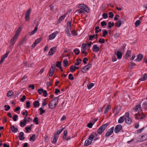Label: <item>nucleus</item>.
I'll list each match as a JSON object with an SVG mask.
<instances>
[{"label": "nucleus", "mask_w": 147, "mask_h": 147, "mask_svg": "<svg viewBox=\"0 0 147 147\" xmlns=\"http://www.w3.org/2000/svg\"><path fill=\"white\" fill-rule=\"evenodd\" d=\"M142 107L145 109V110H147V103L144 102L142 105Z\"/></svg>", "instance_id": "obj_41"}, {"label": "nucleus", "mask_w": 147, "mask_h": 147, "mask_svg": "<svg viewBox=\"0 0 147 147\" xmlns=\"http://www.w3.org/2000/svg\"><path fill=\"white\" fill-rule=\"evenodd\" d=\"M94 86V84L93 83H90V84L87 85V87L88 89H90L91 88Z\"/></svg>", "instance_id": "obj_42"}, {"label": "nucleus", "mask_w": 147, "mask_h": 147, "mask_svg": "<svg viewBox=\"0 0 147 147\" xmlns=\"http://www.w3.org/2000/svg\"><path fill=\"white\" fill-rule=\"evenodd\" d=\"M24 133L22 132H21L19 134V138L20 140H24L25 138L24 137Z\"/></svg>", "instance_id": "obj_16"}, {"label": "nucleus", "mask_w": 147, "mask_h": 147, "mask_svg": "<svg viewBox=\"0 0 147 147\" xmlns=\"http://www.w3.org/2000/svg\"><path fill=\"white\" fill-rule=\"evenodd\" d=\"M99 27L98 26H97L96 27L95 30V32L96 33H98L99 32H100L101 31V29H99Z\"/></svg>", "instance_id": "obj_31"}, {"label": "nucleus", "mask_w": 147, "mask_h": 147, "mask_svg": "<svg viewBox=\"0 0 147 147\" xmlns=\"http://www.w3.org/2000/svg\"><path fill=\"white\" fill-rule=\"evenodd\" d=\"M110 107V105H108L106 107L105 109L104 113L105 114H106L109 111V109Z\"/></svg>", "instance_id": "obj_32"}, {"label": "nucleus", "mask_w": 147, "mask_h": 147, "mask_svg": "<svg viewBox=\"0 0 147 147\" xmlns=\"http://www.w3.org/2000/svg\"><path fill=\"white\" fill-rule=\"evenodd\" d=\"M4 107L6 108L5 109V111H8L10 108V107L9 105H5L4 106Z\"/></svg>", "instance_id": "obj_57"}, {"label": "nucleus", "mask_w": 147, "mask_h": 147, "mask_svg": "<svg viewBox=\"0 0 147 147\" xmlns=\"http://www.w3.org/2000/svg\"><path fill=\"white\" fill-rule=\"evenodd\" d=\"M42 92L43 93V96H44L45 97H46L47 96V91L46 90H43V91H42Z\"/></svg>", "instance_id": "obj_54"}, {"label": "nucleus", "mask_w": 147, "mask_h": 147, "mask_svg": "<svg viewBox=\"0 0 147 147\" xmlns=\"http://www.w3.org/2000/svg\"><path fill=\"white\" fill-rule=\"evenodd\" d=\"M61 65V62L60 61H58L57 62V64H56V66L57 67H60Z\"/></svg>", "instance_id": "obj_64"}, {"label": "nucleus", "mask_w": 147, "mask_h": 147, "mask_svg": "<svg viewBox=\"0 0 147 147\" xmlns=\"http://www.w3.org/2000/svg\"><path fill=\"white\" fill-rule=\"evenodd\" d=\"M78 7L87 12H89V10L88 7L84 4H80L78 5Z\"/></svg>", "instance_id": "obj_4"}, {"label": "nucleus", "mask_w": 147, "mask_h": 147, "mask_svg": "<svg viewBox=\"0 0 147 147\" xmlns=\"http://www.w3.org/2000/svg\"><path fill=\"white\" fill-rule=\"evenodd\" d=\"M17 38L13 36L11 40L10 43L11 45H13L15 43Z\"/></svg>", "instance_id": "obj_18"}, {"label": "nucleus", "mask_w": 147, "mask_h": 147, "mask_svg": "<svg viewBox=\"0 0 147 147\" xmlns=\"http://www.w3.org/2000/svg\"><path fill=\"white\" fill-rule=\"evenodd\" d=\"M147 78V75L146 74H144L142 76L141 78L139 80V81H143L145 80Z\"/></svg>", "instance_id": "obj_24"}, {"label": "nucleus", "mask_w": 147, "mask_h": 147, "mask_svg": "<svg viewBox=\"0 0 147 147\" xmlns=\"http://www.w3.org/2000/svg\"><path fill=\"white\" fill-rule=\"evenodd\" d=\"M9 51H7L6 52V53L4 54V55H3L2 56V57L4 59H5L8 56V54L9 53Z\"/></svg>", "instance_id": "obj_37"}, {"label": "nucleus", "mask_w": 147, "mask_h": 147, "mask_svg": "<svg viewBox=\"0 0 147 147\" xmlns=\"http://www.w3.org/2000/svg\"><path fill=\"white\" fill-rule=\"evenodd\" d=\"M42 38H39L37 39L34 41L35 42H36V44H37L38 43H39L41 40Z\"/></svg>", "instance_id": "obj_47"}, {"label": "nucleus", "mask_w": 147, "mask_h": 147, "mask_svg": "<svg viewBox=\"0 0 147 147\" xmlns=\"http://www.w3.org/2000/svg\"><path fill=\"white\" fill-rule=\"evenodd\" d=\"M125 119L124 116L120 117L118 119V123H123Z\"/></svg>", "instance_id": "obj_23"}, {"label": "nucleus", "mask_w": 147, "mask_h": 147, "mask_svg": "<svg viewBox=\"0 0 147 147\" xmlns=\"http://www.w3.org/2000/svg\"><path fill=\"white\" fill-rule=\"evenodd\" d=\"M76 61L77 62L75 63L74 65H78L80 63L81 61V59H78L76 60Z\"/></svg>", "instance_id": "obj_30"}, {"label": "nucleus", "mask_w": 147, "mask_h": 147, "mask_svg": "<svg viewBox=\"0 0 147 147\" xmlns=\"http://www.w3.org/2000/svg\"><path fill=\"white\" fill-rule=\"evenodd\" d=\"M86 50V49H83L82 50H81V53L82 54H85V56H86L88 54V53L85 51Z\"/></svg>", "instance_id": "obj_52"}, {"label": "nucleus", "mask_w": 147, "mask_h": 147, "mask_svg": "<svg viewBox=\"0 0 147 147\" xmlns=\"http://www.w3.org/2000/svg\"><path fill=\"white\" fill-rule=\"evenodd\" d=\"M108 27L109 28H111L114 25V22L111 23V22H109L108 23Z\"/></svg>", "instance_id": "obj_40"}, {"label": "nucleus", "mask_w": 147, "mask_h": 147, "mask_svg": "<svg viewBox=\"0 0 147 147\" xmlns=\"http://www.w3.org/2000/svg\"><path fill=\"white\" fill-rule=\"evenodd\" d=\"M58 137L59 136H57L56 135H54L53 140L52 142L53 143H55L56 142Z\"/></svg>", "instance_id": "obj_25"}, {"label": "nucleus", "mask_w": 147, "mask_h": 147, "mask_svg": "<svg viewBox=\"0 0 147 147\" xmlns=\"http://www.w3.org/2000/svg\"><path fill=\"white\" fill-rule=\"evenodd\" d=\"M89 40H93V38H94L95 37V35H90L89 36Z\"/></svg>", "instance_id": "obj_45"}, {"label": "nucleus", "mask_w": 147, "mask_h": 147, "mask_svg": "<svg viewBox=\"0 0 147 147\" xmlns=\"http://www.w3.org/2000/svg\"><path fill=\"white\" fill-rule=\"evenodd\" d=\"M121 24V21L120 20L118 22H116L115 23V26H116L119 27L120 26Z\"/></svg>", "instance_id": "obj_33"}, {"label": "nucleus", "mask_w": 147, "mask_h": 147, "mask_svg": "<svg viewBox=\"0 0 147 147\" xmlns=\"http://www.w3.org/2000/svg\"><path fill=\"white\" fill-rule=\"evenodd\" d=\"M94 138V136L93 134L90 135L88 139L85 141L84 145L87 146L91 144Z\"/></svg>", "instance_id": "obj_2"}, {"label": "nucleus", "mask_w": 147, "mask_h": 147, "mask_svg": "<svg viewBox=\"0 0 147 147\" xmlns=\"http://www.w3.org/2000/svg\"><path fill=\"white\" fill-rule=\"evenodd\" d=\"M92 67L91 64H88L87 65L85 66L82 69V71L83 73H86V71Z\"/></svg>", "instance_id": "obj_8"}, {"label": "nucleus", "mask_w": 147, "mask_h": 147, "mask_svg": "<svg viewBox=\"0 0 147 147\" xmlns=\"http://www.w3.org/2000/svg\"><path fill=\"white\" fill-rule=\"evenodd\" d=\"M74 52L75 54L77 55H78L80 53V51L78 49H76L74 50Z\"/></svg>", "instance_id": "obj_36"}, {"label": "nucleus", "mask_w": 147, "mask_h": 147, "mask_svg": "<svg viewBox=\"0 0 147 147\" xmlns=\"http://www.w3.org/2000/svg\"><path fill=\"white\" fill-rule=\"evenodd\" d=\"M31 9H29L27 11L26 14L25 18L26 21H28L30 19V14L31 12Z\"/></svg>", "instance_id": "obj_7"}, {"label": "nucleus", "mask_w": 147, "mask_h": 147, "mask_svg": "<svg viewBox=\"0 0 147 147\" xmlns=\"http://www.w3.org/2000/svg\"><path fill=\"white\" fill-rule=\"evenodd\" d=\"M115 54L116 55L118 59H121L122 56V54L121 52L118 51H117V52H116L115 51Z\"/></svg>", "instance_id": "obj_12"}, {"label": "nucleus", "mask_w": 147, "mask_h": 147, "mask_svg": "<svg viewBox=\"0 0 147 147\" xmlns=\"http://www.w3.org/2000/svg\"><path fill=\"white\" fill-rule=\"evenodd\" d=\"M102 34V36L104 37L108 33V31L106 30H103Z\"/></svg>", "instance_id": "obj_44"}, {"label": "nucleus", "mask_w": 147, "mask_h": 147, "mask_svg": "<svg viewBox=\"0 0 147 147\" xmlns=\"http://www.w3.org/2000/svg\"><path fill=\"white\" fill-rule=\"evenodd\" d=\"M114 127H113L110 128L109 129L108 131L105 134V136L106 137H109L112 134L114 130Z\"/></svg>", "instance_id": "obj_9"}, {"label": "nucleus", "mask_w": 147, "mask_h": 147, "mask_svg": "<svg viewBox=\"0 0 147 147\" xmlns=\"http://www.w3.org/2000/svg\"><path fill=\"white\" fill-rule=\"evenodd\" d=\"M26 99V97L25 95H24L22 96V97L20 99V100L22 102H24L25 100Z\"/></svg>", "instance_id": "obj_61"}, {"label": "nucleus", "mask_w": 147, "mask_h": 147, "mask_svg": "<svg viewBox=\"0 0 147 147\" xmlns=\"http://www.w3.org/2000/svg\"><path fill=\"white\" fill-rule=\"evenodd\" d=\"M142 114H140L139 113H136L135 114V117L136 119H143L145 116V115H144L143 113H142Z\"/></svg>", "instance_id": "obj_6"}, {"label": "nucleus", "mask_w": 147, "mask_h": 147, "mask_svg": "<svg viewBox=\"0 0 147 147\" xmlns=\"http://www.w3.org/2000/svg\"><path fill=\"white\" fill-rule=\"evenodd\" d=\"M37 29L38 28L37 27V26H36L34 29L32 31L30 32L29 33L30 35L31 36L34 34L37 30Z\"/></svg>", "instance_id": "obj_26"}, {"label": "nucleus", "mask_w": 147, "mask_h": 147, "mask_svg": "<svg viewBox=\"0 0 147 147\" xmlns=\"http://www.w3.org/2000/svg\"><path fill=\"white\" fill-rule=\"evenodd\" d=\"M63 66L65 67L67 66L68 65V62L67 59L64 60L63 61Z\"/></svg>", "instance_id": "obj_35"}, {"label": "nucleus", "mask_w": 147, "mask_h": 147, "mask_svg": "<svg viewBox=\"0 0 147 147\" xmlns=\"http://www.w3.org/2000/svg\"><path fill=\"white\" fill-rule=\"evenodd\" d=\"M63 129L64 128L63 127H61V129L57 131V132L55 134V135H56L57 136H58V135L60 134Z\"/></svg>", "instance_id": "obj_27"}, {"label": "nucleus", "mask_w": 147, "mask_h": 147, "mask_svg": "<svg viewBox=\"0 0 147 147\" xmlns=\"http://www.w3.org/2000/svg\"><path fill=\"white\" fill-rule=\"evenodd\" d=\"M140 20H137L135 22V24L136 26L137 27L140 24Z\"/></svg>", "instance_id": "obj_46"}, {"label": "nucleus", "mask_w": 147, "mask_h": 147, "mask_svg": "<svg viewBox=\"0 0 147 147\" xmlns=\"http://www.w3.org/2000/svg\"><path fill=\"white\" fill-rule=\"evenodd\" d=\"M135 110L136 111H139L142 110L141 106L140 105H137L135 108Z\"/></svg>", "instance_id": "obj_22"}, {"label": "nucleus", "mask_w": 147, "mask_h": 147, "mask_svg": "<svg viewBox=\"0 0 147 147\" xmlns=\"http://www.w3.org/2000/svg\"><path fill=\"white\" fill-rule=\"evenodd\" d=\"M102 16L103 18L105 19L107 18L108 16L107 14L105 13L102 14Z\"/></svg>", "instance_id": "obj_53"}, {"label": "nucleus", "mask_w": 147, "mask_h": 147, "mask_svg": "<svg viewBox=\"0 0 147 147\" xmlns=\"http://www.w3.org/2000/svg\"><path fill=\"white\" fill-rule=\"evenodd\" d=\"M27 121V118L26 117H25L23 121H21L20 122V125L21 127H24L26 124Z\"/></svg>", "instance_id": "obj_13"}, {"label": "nucleus", "mask_w": 147, "mask_h": 147, "mask_svg": "<svg viewBox=\"0 0 147 147\" xmlns=\"http://www.w3.org/2000/svg\"><path fill=\"white\" fill-rule=\"evenodd\" d=\"M33 121L35 122L36 124H38V118L36 117H35Z\"/></svg>", "instance_id": "obj_49"}, {"label": "nucleus", "mask_w": 147, "mask_h": 147, "mask_svg": "<svg viewBox=\"0 0 147 147\" xmlns=\"http://www.w3.org/2000/svg\"><path fill=\"white\" fill-rule=\"evenodd\" d=\"M122 129V126L120 125H118L115 127L114 132L115 133H117L119 132Z\"/></svg>", "instance_id": "obj_10"}, {"label": "nucleus", "mask_w": 147, "mask_h": 147, "mask_svg": "<svg viewBox=\"0 0 147 147\" xmlns=\"http://www.w3.org/2000/svg\"><path fill=\"white\" fill-rule=\"evenodd\" d=\"M93 51L94 52H97L99 50V48L96 45H94L93 47Z\"/></svg>", "instance_id": "obj_19"}, {"label": "nucleus", "mask_w": 147, "mask_h": 147, "mask_svg": "<svg viewBox=\"0 0 147 147\" xmlns=\"http://www.w3.org/2000/svg\"><path fill=\"white\" fill-rule=\"evenodd\" d=\"M33 105L34 107H37L39 106V102L38 101H35L33 103Z\"/></svg>", "instance_id": "obj_28"}, {"label": "nucleus", "mask_w": 147, "mask_h": 147, "mask_svg": "<svg viewBox=\"0 0 147 147\" xmlns=\"http://www.w3.org/2000/svg\"><path fill=\"white\" fill-rule=\"evenodd\" d=\"M101 24L102 26L103 27L104 26H106L107 24L105 21H103L101 23Z\"/></svg>", "instance_id": "obj_62"}, {"label": "nucleus", "mask_w": 147, "mask_h": 147, "mask_svg": "<svg viewBox=\"0 0 147 147\" xmlns=\"http://www.w3.org/2000/svg\"><path fill=\"white\" fill-rule=\"evenodd\" d=\"M11 131L14 133L17 132L18 131V129L16 127H15L13 125H11Z\"/></svg>", "instance_id": "obj_21"}, {"label": "nucleus", "mask_w": 147, "mask_h": 147, "mask_svg": "<svg viewBox=\"0 0 147 147\" xmlns=\"http://www.w3.org/2000/svg\"><path fill=\"white\" fill-rule=\"evenodd\" d=\"M55 69V65L54 64L53 65L51 66L49 72V76H51L53 75L54 74Z\"/></svg>", "instance_id": "obj_5"}, {"label": "nucleus", "mask_w": 147, "mask_h": 147, "mask_svg": "<svg viewBox=\"0 0 147 147\" xmlns=\"http://www.w3.org/2000/svg\"><path fill=\"white\" fill-rule=\"evenodd\" d=\"M143 57V55L141 54H139L138 55L137 58L134 60L137 61H141Z\"/></svg>", "instance_id": "obj_15"}, {"label": "nucleus", "mask_w": 147, "mask_h": 147, "mask_svg": "<svg viewBox=\"0 0 147 147\" xmlns=\"http://www.w3.org/2000/svg\"><path fill=\"white\" fill-rule=\"evenodd\" d=\"M68 78L69 79L71 80H73L74 79V78L73 77L72 74H69Z\"/></svg>", "instance_id": "obj_51"}, {"label": "nucleus", "mask_w": 147, "mask_h": 147, "mask_svg": "<svg viewBox=\"0 0 147 147\" xmlns=\"http://www.w3.org/2000/svg\"><path fill=\"white\" fill-rule=\"evenodd\" d=\"M59 99V97H56L53 99L49 104V108L53 109L57 105Z\"/></svg>", "instance_id": "obj_1"}, {"label": "nucleus", "mask_w": 147, "mask_h": 147, "mask_svg": "<svg viewBox=\"0 0 147 147\" xmlns=\"http://www.w3.org/2000/svg\"><path fill=\"white\" fill-rule=\"evenodd\" d=\"M67 130H65L63 132V139H66V137L67 135Z\"/></svg>", "instance_id": "obj_34"}, {"label": "nucleus", "mask_w": 147, "mask_h": 147, "mask_svg": "<svg viewBox=\"0 0 147 147\" xmlns=\"http://www.w3.org/2000/svg\"><path fill=\"white\" fill-rule=\"evenodd\" d=\"M56 33L57 34L58 32L56 31V32H54L50 34L49 36V40H52L54 39L56 36Z\"/></svg>", "instance_id": "obj_14"}, {"label": "nucleus", "mask_w": 147, "mask_h": 147, "mask_svg": "<svg viewBox=\"0 0 147 147\" xmlns=\"http://www.w3.org/2000/svg\"><path fill=\"white\" fill-rule=\"evenodd\" d=\"M13 92L12 91H9L7 94V96L9 97L11 96L13 94Z\"/></svg>", "instance_id": "obj_43"}, {"label": "nucleus", "mask_w": 147, "mask_h": 147, "mask_svg": "<svg viewBox=\"0 0 147 147\" xmlns=\"http://www.w3.org/2000/svg\"><path fill=\"white\" fill-rule=\"evenodd\" d=\"M42 91H43V88H40V89H38V90L37 92L39 94L41 95L42 94Z\"/></svg>", "instance_id": "obj_58"}, {"label": "nucleus", "mask_w": 147, "mask_h": 147, "mask_svg": "<svg viewBox=\"0 0 147 147\" xmlns=\"http://www.w3.org/2000/svg\"><path fill=\"white\" fill-rule=\"evenodd\" d=\"M71 21H68L67 22V27L69 28H71Z\"/></svg>", "instance_id": "obj_50"}, {"label": "nucleus", "mask_w": 147, "mask_h": 147, "mask_svg": "<svg viewBox=\"0 0 147 147\" xmlns=\"http://www.w3.org/2000/svg\"><path fill=\"white\" fill-rule=\"evenodd\" d=\"M121 108L119 106H117L116 109V113L115 114V115H116L118 114L120 111Z\"/></svg>", "instance_id": "obj_29"}, {"label": "nucleus", "mask_w": 147, "mask_h": 147, "mask_svg": "<svg viewBox=\"0 0 147 147\" xmlns=\"http://www.w3.org/2000/svg\"><path fill=\"white\" fill-rule=\"evenodd\" d=\"M36 135L35 134H33L32 136L30 137V140H32L34 141L35 140Z\"/></svg>", "instance_id": "obj_39"}, {"label": "nucleus", "mask_w": 147, "mask_h": 147, "mask_svg": "<svg viewBox=\"0 0 147 147\" xmlns=\"http://www.w3.org/2000/svg\"><path fill=\"white\" fill-rule=\"evenodd\" d=\"M109 125L108 123H106L100 127L97 130V133L100 134H101L105 130Z\"/></svg>", "instance_id": "obj_3"}, {"label": "nucleus", "mask_w": 147, "mask_h": 147, "mask_svg": "<svg viewBox=\"0 0 147 147\" xmlns=\"http://www.w3.org/2000/svg\"><path fill=\"white\" fill-rule=\"evenodd\" d=\"M125 121L126 123L128 124H131L132 120L129 117H125Z\"/></svg>", "instance_id": "obj_20"}, {"label": "nucleus", "mask_w": 147, "mask_h": 147, "mask_svg": "<svg viewBox=\"0 0 147 147\" xmlns=\"http://www.w3.org/2000/svg\"><path fill=\"white\" fill-rule=\"evenodd\" d=\"M108 14L109 15V17L110 18H113V17L114 15L112 12H109Z\"/></svg>", "instance_id": "obj_56"}, {"label": "nucleus", "mask_w": 147, "mask_h": 147, "mask_svg": "<svg viewBox=\"0 0 147 147\" xmlns=\"http://www.w3.org/2000/svg\"><path fill=\"white\" fill-rule=\"evenodd\" d=\"M39 110L40 111V115H42L43 113L45 112V111L43 110L42 108H40Z\"/></svg>", "instance_id": "obj_55"}, {"label": "nucleus", "mask_w": 147, "mask_h": 147, "mask_svg": "<svg viewBox=\"0 0 147 147\" xmlns=\"http://www.w3.org/2000/svg\"><path fill=\"white\" fill-rule=\"evenodd\" d=\"M77 11L78 12V13H84V11L81 9H78Z\"/></svg>", "instance_id": "obj_60"}, {"label": "nucleus", "mask_w": 147, "mask_h": 147, "mask_svg": "<svg viewBox=\"0 0 147 147\" xmlns=\"http://www.w3.org/2000/svg\"><path fill=\"white\" fill-rule=\"evenodd\" d=\"M79 68L78 67L74 66H71L69 68L70 71L71 72H74L76 69H78Z\"/></svg>", "instance_id": "obj_17"}, {"label": "nucleus", "mask_w": 147, "mask_h": 147, "mask_svg": "<svg viewBox=\"0 0 147 147\" xmlns=\"http://www.w3.org/2000/svg\"><path fill=\"white\" fill-rule=\"evenodd\" d=\"M98 42L100 43H104L105 42V40L103 38H100L98 40Z\"/></svg>", "instance_id": "obj_59"}, {"label": "nucleus", "mask_w": 147, "mask_h": 147, "mask_svg": "<svg viewBox=\"0 0 147 147\" xmlns=\"http://www.w3.org/2000/svg\"><path fill=\"white\" fill-rule=\"evenodd\" d=\"M131 51L130 50H128L127 51L125 54L126 56L127 57H128L130 56V54L131 53Z\"/></svg>", "instance_id": "obj_48"}, {"label": "nucleus", "mask_w": 147, "mask_h": 147, "mask_svg": "<svg viewBox=\"0 0 147 147\" xmlns=\"http://www.w3.org/2000/svg\"><path fill=\"white\" fill-rule=\"evenodd\" d=\"M65 17V15H63L61 16L58 19V22H60L63 20L64 19Z\"/></svg>", "instance_id": "obj_38"}, {"label": "nucleus", "mask_w": 147, "mask_h": 147, "mask_svg": "<svg viewBox=\"0 0 147 147\" xmlns=\"http://www.w3.org/2000/svg\"><path fill=\"white\" fill-rule=\"evenodd\" d=\"M56 50V47H53L51 48L49 52V55H53L55 52Z\"/></svg>", "instance_id": "obj_11"}, {"label": "nucleus", "mask_w": 147, "mask_h": 147, "mask_svg": "<svg viewBox=\"0 0 147 147\" xmlns=\"http://www.w3.org/2000/svg\"><path fill=\"white\" fill-rule=\"evenodd\" d=\"M20 33V32H19L16 31V33H15V35L14 36L18 38V37L19 36V35Z\"/></svg>", "instance_id": "obj_63"}]
</instances>
